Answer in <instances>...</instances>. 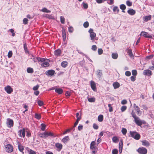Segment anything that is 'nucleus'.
Masks as SVG:
<instances>
[{
	"instance_id": "obj_1",
	"label": "nucleus",
	"mask_w": 154,
	"mask_h": 154,
	"mask_svg": "<svg viewBox=\"0 0 154 154\" xmlns=\"http://www.w3.org/2000/svg\"><path fill=\"white\" fill-rule=\"evenodd\" d=\"M31 59L34 62H36L37 60L40 63H43L41 65L42 67H45L48 66L49 65V63L47 61H46V59L44 58L40 57H35L34 56L32 55L31 57ZM39 64H40L39 63Z\"/></svg>"
},
{
	"instance_id": "obj_2",
	"label": "nucleus",
	"mask_w": 154,
	"mask_h": 154,
	"mask_svg": "<svg viewBox=\"0 0 154 154\" xmlns=\"http://www.w3.org/2000/svg\"><path fill=\"white\" fill-rule=\"evenodd\" d=\"M130 133L131 137L136 140H139L140 137V134L137 132L130 131Z\"/></svg>"
},
{
	"instance_id": "obj_3",
	"label": "nucleus",
	"mask_w": 154,
	"mask_h": 154,
	"mask_svg": "<svg viewBox=\"0 0 154 154\" xmlns=\"http://www.w3.org/2000/svg\"><path fill=\"white\" fill-rule=\"evenodd\" d=\"M95 143L94 141H92L90 144V149L92 150V154H95L97 152V148L95 146Z\"/></svg>"
},
{
	"instance_id": "obj_4",
	"label": "nucleus",
	"mask_w": 154,
	"mask_h": 154,
	"mask_svg": "<svg viewBox=\"0 0 154 154\" xmlns=\"http://www.w3.org/2000/svg\"><path fill=\"white\" fill-rule=\"evenodd\" d=\"M88 32L90 33L91 40L93 42L95 40V38L96 37V34L93 32V30L92 29H90Z\"/></svg>"
},
{
	"instance_id": "obj_5",
	"label": "nucleus",
	"mask_w": 154,
	"mask_h": 154,
	"mask_svg": "<svg viewBox=\"0 0 154 154\" xmlns=\"http://www.w3.org/2000/svg\"><path fill=\"white\" fill-rule=\"evenodd\" d=\"M137 151L140 154H146L147 152V149L143 147H140Z\"/></svg>"
},
{
	"instance_id": "obj_6",
	"label": "nucleus",
	"mask_w": 154,
	"mask_h": 154,
	"mask_svg": "<svg viewBox=\"0 0 154 154\" xmlns=\"http://www.w3.org/2000/svg\"><path fill=\"white\" fill-rule=\"evenodd\" d=\"M5 149L6 151L8 152H11L13 149V146L10 144H8L5 146Z\"/></svg>"
},
{
	"instance_id": "obj_7",
	"label": "nucleus",
	"mask_w": 154,
	"mask_h": 154,
	"mask_svg": "<svg viewBox=\"0 0 154 154\" xmlns=\"http://www.w3.org/2000/svg\"><path fill=\"white\" fill-rule=\"evenodd\" d=\"M134 121L136 124L139 126H141L143 123H144L143 121L141 120L138 117L134 119Z\"/></svg>"
},
{
	"instance_id": "obj_8",
	"label": "nucleus",
	"mask_w": 154,
	"mask_h": 154,
	"mask_svg": "<svg viewBox=\"0 0 154 154\" xmlns=\"http://www.w3.org/2000/svg\"><path fill=\"white\" fill-rule=\"evenodd\" d=\"M6 125L9 128L12 127L14 125V122L12 120L10 119H8L7 120Z\"/></svg>"
},
{
	"instance_id": "obj_9",
	"label": "nucleus",
	"mask_w": 154,
	"mask_h": 154,
	"mask_svg": "<svg viewBox=\"0 0 154 154\" xmlns=\"http://www.w3.org/2000/svg\"><path fill=\"white\" fill-rule=\"evenodd\" d=\"M5 90L7 93L8 94H11L13 91L12 88L9 85L5 88Z\"/></svg>"
},
{
	"instance_id": "obj_10",
	"label": "nucleus",
	"mask_w": 154,
	"mask_h": 154,
	"mask_svg": "<svg viewBox=\"0 0 154 154\" xmlns=\"http://www.w3.org/2000/svg\"><path fill=\"white\" fill-rule=\"evenodd\" d=\"M18 135L20 137H24L25 135V131L24 129L20 130L18 131Z\"/></svg>"
},
{
	"instance_id": "obj_11",
	"label": "nucleus",
	"mask_w": 154,
	"mask_h": 154,
	"mask_svg": "<svg viewBox=\"0 0 154 154\" xmlns=\"http://www.w3.org/2000/svg\"><path fill=\"white\" fill-rule=\"evenodd\" d=\"M46 74L48 76H52L54 75V73L55 71L53 70H50L46 72Z\"/></svg>"
},
{
	"instance_id": "obj_12",
	"label": "nucleus",
	"mask_w": 154,
	"mask_h": 154,
	"mask_svg": "<svg viewBox=\"0 0 154 154\" xmlns=\"http://www.w3.org/2000/svg\"><path fill=\"white\" fill-rule=\"evenodd\" d=\"M152 74V71L149 69L145 70L143 72V74L145 75L150 76Z\"/></svg>"
},
{
	"instance_id": "obj_13",
	"label": "nucleus",
	"mask_w": 154,
	"mask_h": 154,
	"mask_svg": "<svg viewBox=\"0 0 154 154\" xmlns=\"http://www.w3.org/2000/svg\"><path fill=\"white\" fill-rule=\"evenodd\" d=\"M125 51L128 53V55L130 57H134L132 50L131 49L127 48L125 49Z\"/></svg>"
},
{
	"instance_id": "obj_14",
	"label": "nucleus",
	"mask_w": 154,
	"mask_h": 154,
	"mask_svg": "<svg viewBox=\"0 0 154 154\" xmlns=\"http://www.w3.org/2000/svg\"><path fill=\"white\" fill-rule=\"evenodd\" d=\"M91 86L92 89L94 91H96V85L95 83L93 81L91 82Z\"/></svg>"
},
{
	"instance_id": "obj_15",
	"label": "nucleus",
	"mask_w": 154,
	"mask_h": 154,
	"mask_svg": "<svg viewBox=\"0 0 154 154\" xmlns=\"http://www.w3.org/2000/svg\"><path fill=\"white\" fill-rule=\"evenodd\" d=\"M56 147L57 148V151H60L62 149L63 147L62 145L59 143H57L55 145Z\"/></svg>"
},
{
	"instance_id": "obj_16",
	"label": "nucleus",
	"mask_w": 154,
	"mask_h": 154,
	"mask_svg": "<svg viewBox=\"0 0 154 154\" xmlns=\"http://www.w3.org/2000/svg\"><path fill=\"white\" fill-rule=\"evenodd\" d=\"M135 110L136 111L137 114L138 116L141 115V112L140 109V108L138 106H136L134 107Z\"/></svg>"
},
{
	"instance_id": "obj_17",
	"label": "nucleus",
	"mask_w": 154,
	"mask_h": 154,
	"mask_svg": "<svg viewBox=\"0 0 154 154\" xmlns=\"http://www.w3.org/2000/svg\"><path fill=\"white\" fill-rule=\"evenodd\" d=\"M151 15H149L148 16H146L143 17V20L145 22H147L151 20Z\"/></svg>"
},
{
	"instance_id": "obj_18",
	"label": "nucleus",
	"mask_w": 154,
	"mask_h": 154,
	"mask_svg": "<svg viewBox=\"0 0 154 154\" xmlns=\"http://www.w3.org/2000/svg\"><path fill=\"white\" fill-rule=\"evenodd\" d=\"M127 12L129 14L131 15H134L136 13L135 11L132 9L128 10Z\"/></svg>"
},
{
	"instance_id": "obj_19",
	"label": "nucleus",
	"mask_w": 154,
	"mask_h": 154,
	"mask_svg": "<svg viewBox=\"0 0 154 154\" xmlns=\"http://www.w3.org/2000/svg\"><path fill=\"white\" fill-rule=\"evenodd\" d=\"M54 54L57 56H60L61 54V51L60 49H57L54 51Z\"/></svg>"
},
{
	"instance_id": "obj_20",
	"label": "nucleus",
	"mask_w": 154,
	"mask_h": 154,
	"mask_svg": "<svg viewBox=\"0 0 154 154\" xmlns=\"http://www.w3.org/2000/svg\"><path fill=\"white\" fill-rule=\"evenodd\" d=\"M142 144L143 145L148 146L150 145V143L148 141L145 140L142 141Z\"/></svg>"
},
{
	"instance_id": "obj_21",
	"label": "nucleus",
	"mask_w": 154,
	"mask_h": 154,
	"mask_svg": "<svg viewBox=\"0 0 154 154\" xmlns=\"http://www.w3.org/2000/svg\"><path fill=\"white\" fill-rule=\"evenodd\" d=\"M68 63L67 61H63L61 64V66L63 68L66 67L68 65Z\"/></svg>"
},
{
	"instance_id": "obj_22",
	"label": "nucleus",
	"mask_w": 154,
	"mask_h": 154,
	"mask_svg": "<svg viewBox=\"0 0 154 154\" xmlns=\"http://www.w3.org/2000/svg\"><path fill=\"white\" fill-rule=\"evenodd\" d=\"M113 86L114 88L116 89L119 87L120 84L118 82H115L113 84Z\"/></svg>"
},
{
	"instance_id": "obj_23",
	"label": "nucleus",
	"mask_w": 154,
	"mask_h": 154,
	"mask_svg": "<svg viewBox=\"0 0 154 154\" xmlns=\"http://www.w3.org/2000/svg\"><path fill=\"white\" fill-rule=\"evenodd\" d=\"M55 92L59 94H61L63 92V90L60 88H56L55 90Z\"/></svg>"
},
{
	"instance_id": "obj_24",
	"label": "nucleus",
	"mask_w": 154,
	"mask_h": 154,
	"mask_svg": "<svg viewBox=\"0 0 154 154\" xmlns=\"http://www.w3.org/2000/svg\"><path fill=\"white\" fill-rule=\"evenodd\" d=\"M69 140V136H66L62 139V141L63 143H65Z\"/></svg>"
},
{
	"instance_id": "obj_25",
	"label": "nucleus",
	"mask_w": 154,
	"mask_h": 154,
	"mask_svg": "<svg viewBox=\"0 0 154 154\" xmlns=\"http://www.w3.org/2000/svg\"><path fill=\"white\" fill-rule=\"evenodd\" d=\"M120 8L122 9V12H125V11H124V10H125L126 8V7L125 5L124 4H122L120 5Z\"/></svg>"
},
{
	"instance_id": "obj_26",
	"label": "nucleus",
	"mask_w": 154,
	"mask_h": 154,
	"mask_svg": "<svg viewBox=\"0 0 154 154\" xmlns=\"http://www.w3.org/2000/svg\"><path fill=\"white\" fill-rule=\"evenodd\" d=\"M103 116L102 115H100L98 116V120L99 122H101L103 121Z\"/></svg>"
},
{
	"instance_id": "obj_27",
	"label": "nucleus",
	"mask_w": 154,
	"mask_h": 154,
	"mask_svg": "<svg viewBox=\"0 0 154 154\" xmlns=\"http://www.w3.org/2000/svg\"><path fill=\"white\" fill-rule=\"evenodd\" d=\"M48 132H45L44 133L42 134V136H41V137H44L45 138H46L48 137Z\"/></svg>"
},
{
	"instance_id": "obj_28",
	"label": "nucleus",
	"mask_w": 154,
	"mask_h": 154,
	"mask_svg": "<svg viewBox=\"0 0 154 154\" xmlns=\"http://www.w3.org/2000/svg\"><path fill=\"white\" fill-rule=\"evenodd\" d=\"M112 140L113 142L116 143L118 142L119 140L116 136L113 137L112 138Z\"/></svg>"
},
{
	"instance_id": "obj_29",
	"label": "nucleus",
	"mask_w": 154,
	"mask_h": 154,
	"mask_svg": "<svg viewBox=\"0 0 154 154\" xmlns=\"http://www.w3.org/2000/svg\"><path fill=\"white\" fill-rule=\"evenodd\" d=\"M112 57L115 59H116L118 57V55L117 53H113L112 54Z\"/></svg>"
},
{
	"instance_id": "obj_30",
	"label": "nucleus",
	"mask_w": 154,
	"mask_h": 154,
	"mask_svg": "<svg viewBox=\"0 0 154 154\" xmlns=\"http://www.w3.org/2000/svg\"><path fill=\"white\" fill-rule=\"evenodd\" d=\"M97 74L98 77L99 78H100L102 75V73L100 70H98L97 71Z\"/></svg>"
},
{
	"instance_id": "obj_31",
	"label": "nucleus",
	"mask_w": 154,
	"mask_h": 154,
	"mask_svg": "<svg viewBox=\"0 0 154 154\" xmlns=\"http://www.w3.org/2000/svg\"><path fill=\"white\" fill-rule=\"evenodd\" d=\"M41 11L44 12L50 13L51 12V11L48 10L46 8H43L42 10H41Z\"/></svg>"
},
{
	"instance_id": "obj_32",
	"label": "nucleus",
	"mask_w": 154,
	"mask_h": 154,
	"mask_svg": "<svg viewBox=\"0 0 154 154\" xmlns=\"http://www.w3.org/2000/svg\"><path fill=\"white\" fill-rule=\"evenodd\" d=\"M131 114L132 115V116L134 119L136 118L137 117V116L136 115L134 111L133 110L131 112Z\"/></svg>"
},
{
	"instance_id": "obj_33",
	"label": "nucleus",
	"mask_w": 154,
	"mask_h": 154,
	"mask_svg": "<svg viewBox=\"0 0 154 154\" xmlns=\"http://www.w3.org/2000/svg\"><path fill=\"white\" fill-rule=\"evenodd\" d=\"M113 11L114 12L117 11V13H118L119 11V9L118 7L115 6L114 7L113 9Z\"/></svg>"
},
{
	"instance_id": "obj_34",
	"label": "nucleus",
	"mask_w": 154,
	"mask_h": 154,
	"mask_svg": "<svg viewBox=\"0 0 154 154\" xmlns=\"http://www.w3.org/2000/svg\"><path fill=\"white\" fill-rule=\"evenodd\" d=\"M23 45H23L24 48V49L25 50V52L26 53H27L28 54H29V53L28 51V49L27 48V46H26V43L24 44Z\"/></svg>"
},
{
	"instance_id": "obj_35",
	"label": "nucleus",
	"mask_w": 154,
	"mask_h": 154,
	"mask_svg": "<svg viewBox=\"0 0 154 154\" xmlns=\"http://www.w3.org/2000/svg\"><path fill=\"white\" fill-rule=\"evenodd\" d=\"M41 130L43 131H44L45 129V127L46 125L43 123H42L41 124Z\"/></svg>"
},
{
	"instance_id": "obj_36",
	"label": "nucleus",
	"mask_w": 154,
	"mask_h": 154,
	"mask_svg": "<svg viewBox=\"0 0 154 154\" xmlns=\"http://www.w3.org/2000/svg\"><path fill=\"white\" fill-rule=\"evenodd\" d=\"M60 21L61 22V23H62V24H64V23H65V18H64V17L63 16H60Z\"/></svg>"
},
{
	"instance_id": "obj_37",
	"label": "nucleus",
	"mask_w": 154,
	"mask_h": 154,
	"mask_svg": "<svg viewBox=\"0 0 154 154\" xmlns=\"http://www.w3.org/2000/svg\"><path fill=\"white\" fill-rule=\"evenodd\" d=\"M88 101L90 102H93L95 101V99L94 97L90 98L88 99Z\"/></svg>"
},
{
	"instance_id": "obj_38",
	"label": "nucleus",
	"mask_w": 154,
	"mask_h": 154,
	"mask_svg": "<svg viewBox=\"0 0 154 154\" xmlns=\"http://www.w3.org/2000/svg\"><path fill=\"white\" fill-rule=\"evenodd\" d=\"M122 132L123 135L126 134L127 132L126 129L125 128H123L122 130Z\"/></svg>"
},
{
	"instance_id": "obj_39",
	"label": "nucleus",
	"mask_w": 154,
	"mask_h": 154,
	"mask_svg": "<svg viewBox=\"0 0 154 154\" xmlns=\"http://www.w3.org/2000/svg\"><path fill=\"white\" fill-rule=\"evenodd\" d=\"M127 109V106H122L121 107V109L122 112L125 111Z\"/></svg>"
},
{
	"instance_id": "obj_40",
	"label": "nucleus",
	"mask_w": 154,
	"mask_h": 154,
	"mask_svg": "<svg viewBox=\"0 0 154 154\" xmlns=\"http://www.w3.org/2000/svg\"><path fill=\"white\" fill-rule=\"evenodd\" d=\"M18 149L20 151L22 152L24 148L22 146L19 145L18 146Z\"/></svg>"
},
{
	"instance_id": "obj_41",
	"label": "nucleus",
	"mask_w": 154,
	"mask_h": 154,
	"mask_svg": "<svg viewBox=\"0 0 154 154\" xmlns=\"http://www.w3.org/2000/svg\"><path fill=\"white\" fill-rule=\"evenodd\" d=\"M119 148L120 149V148H121V149H122L123 147V141H122L121 140L120 141L119 143Z\"/></svg>"
},
{
	"instance_id": "obj_42",
	"label": "nucleus",
	"mask_w": 154,
	"mask_h": 154,
	"mask_svg": "<svg viewBox=\"0 0 154 154\" xmlns=\"http://www.w3.org/2000/svg\"><path fill=\"white\" fill-rule=\"evenodd\" d=\"M84 27L85 28H87L89 26V23L88 22H85L83 24Z\"/></svg>"
},
{
	"instance_id": "obj_43",
	"label": "nucleus",
	"mask_w": 154,
	"mask_h": 154,
	"mask_svg": "<svg viewBox=\"0 0 154 154\" xmlns=\"http://www.w3.org/2000/svg\"><path fill=\"white\" fill-rule=\"evenodd\" d=\"M35 117L38 119H40L41 118V116L40 114H35Z\"/></svg>"
},
{
	"instance_id": "obj_44",
	"label": "nucleus",
	"mask_w": 154,
	"mask_h": 154,
	"mask_svg": "<svg viewBox=\"0 0 154 154\" xmlns=\"http://www.w3.org/2000/svg\"><path fill=\"white\" fill-rule=\"evenodd\" d=\"M108 0H96L98 4H100L103 2H104L107 1Z\"/></svg>"
},
{
	"instance_id": "obj_45",
	"label": "nucleus",
	"mask_w": 154,
	"mask_h": 154,
	"mask_svg": "<svg viewBox=\"0 0 154 154\" xmlns=\"http://www.w3.org/2000/svg\"><path fill=\"white\" fill-rule=\"evenodd\" d=\"M98 52L99 55H101L103 53V50L101 48H99L98 50Z\"/></svg>"
},
{
	"instance_id": "obj_46",
	"label": "nucleus",
	"mask_w": 154,
	"mask_h": 154,
	"mask_svg": "<svg viewBox=\"0 0 154 154\" xmlns=\"http://www.w3.org/2000/svg\"><path fill=\"white\" fill-rule=\"evenodd\" d=\"M45 17L48 18V19H54V17L52 16H51V15H49V14H46V16H45Z\"/></svg>"
},
{
	"instance_id": "obj_47",
	"label": "nucleus",
	"mask_w": 154,
	"mask_h": 154,
	"mask_svg": "<svg viewBox=\"0 0 154 154\" xmlns=\"http://www.w3.org/2000/svg\"><path fill=\"white\" fill-rule=\"evenodd\" d=\"M108 106L109 107V111L111 112L113 111L112 107L111 106V104H109L108 105Z\"/></svg>"
},
{
	"instance_id": "obj_48",
	"label": "nucleus",
	"mask_w": 154,
	"mask_h": 154,
	"mask_svg": "<svg viewBox=\"0 0 154 154\" xmlns=\"http://www.w3.org/2000/svg\"><path fill=\"white\" fill-rule=\"evenodd\" d=\"M148 34V33L146 32H145L142 31L141 32V33H140V35L141 36H144L145 35H146Z\"/></svg>"
},
{
	"instance_id": "obj_49",
	"label": "nucleus",
	"mask_w": 154,
	"mask_h": 154,
	"mask_svg": "<svg viewBox=\"0 0 154 154\" xmlns=\"http://www.w3.org/2000/svg\"><path fill=\"white\" fill-rule=\"evenodd\" d=\"M132 74L133 75L136 76L137 74V72L136 70H133L132 71Z\"/></svg>"
},
{
	"instance_id": "obj_50",
	"label": "nucleus",
	"mask_w": 154,
	"mask_h": 154,
	"mask_svg": "<svg viewBox=\"0 0 154 154\" xmlns=\"http://www.w3.org/2000/svg\"><path fill=\"white\" fill-rule=\"evenodd\" d=\"M39 85H37L36 86H34L33 88V90L34 91H37V90L38 89L39 87Z\"/></svg>"
},
{
	"instance_id": "obj_51",
	"label": "nucleus",
	"mask_w": 154,
	"mask_h": 154,
	"mask_svg": "<svg viewBox=\"0 0 154 154\" xmlns=\"http://www.w3.org/2000/svg\"><path fill=\"white\" fill-rule=\"evenodd\" d=\"M127 5L128 6H131L132 5V3L131 2H130L129 1H127L126 2Z\"/></svg>"
},
{
	"instance_id": "obj_52",
	"label": "nucleus",
	"mask_w": 154,
	"mask_h": 154,
	"mask_svg": "<svg viewBox=\"0 0 154 154\" xmlns=\"http://www.w3.org/2000/svg\"><path fill=\"white\" fill-rule=\"evenodd\" d=\"M9 31L10 32L12 33V36H14L15 35V34L14 32V30L13 29H10Z\"/></svg>"
},
{
	"instance_id": "obj_53",
	"label": "nucleus",
	"mask_w": 154,
	"mask_h": 154,
	"mask_svg": "<svg viewBox=\"0 0 154 154\" xmlns=\"http://www.w3.org/2000/svg\"><path fill=\"white\" fill-rule=\"evenodd\" d=\"M97 49V47L96 45H93L92 46L91 49L94 51H96Z\"/></svg>"
},
{
	"instance_id": "obj_54",
	"label": "nucleus",
	"mask_w": 154,
	"mask_h": 154,
	"mask_svg": "<svg viewBox=\"0 0 154 154\" xmlns=\"http://www.w3.org/2000/svg\"><path fill=\"white\" fill-rule=\"evenodd\" d=\"M112 154H117L118 153V151L117 149H114L112 150Z\"/></svg>"
},
{
	"instance_id": "obj_55",
	"label": "nucleus",
	"mask_w": 154,
	"mask_h": 154,
	"mask_svg": "<svg viewBox=\"0 0 154 154\" xmlns=\"http://www.w3.org/2000/svg\"><path fill=\"white\" fill-rule=\"evenodd\" d=\"M125 75L127 76H129L131 75V72L129 71H126L125 72Z\"/></svg>"
},
{
	"instance_id": "obj_56",
	"label": "nucleus",
	"mask_w": 154,
	"mask_h": 154,
	"mask_svg": "<svg viewBox=\"0 0 154 154\" xmlns=\"http://www.w3.org/2000/svg\"><path fill=\"white\" fill-rule=\"evenodd\" d=\"M144 37L147 38H152V36L151 35H149L148 33L147 34L144 36Z\"/></svg>"
},
{
	"instance_id": "obj_57",
	"label": "nucleus",
	"mask_w": 154,
	"mask_h": 154,
	"mask_svg": "<svg viewBox=\"0 0 154 154\" xmlns=\"http://www.w3.org/2000/svg\"><path fill=\"white\" fill-rule=\"evenodd\" d=\"M28 19L27 18H25L23 20V22L24 24H26L28 23Z\"/></svg>"
},
{
	"instance_id": "obj_58",
	"label": "nucleus",
	"mask_w": 154,
	"mask_h": 154,
	"mask_svg": "<svg viewBox=\"0 0 154 154\" xmlns=\"http://www.w3.org/2000/svg\"><path fill=\"white\" fill-rule=\"evenodd\" d=\"M38 103L39 106H41L43 105V103L42 101L41 100H38Z\"/></svg>"
},
{
	"instance_id": "obj_59",
	"label": "nucleus",
	"mask_w": 154,
	"mask_h": 154,
	"mask_svg": "<svg viewBox=\"0 0 154 154\" xmlns=\"http://www.w3.org/2000/svg\"><path fill=\"white\" fill-rule=\"evenodd\" d=\"M12 55V53L11 51H9L8 53V57L9 58L11 57Z\"/></svg>"
},
{
	"instance_id": "obj_60",
	"label": "nucleus",
	"mask_w": 154,
	"mask_h": 154,
	"mask_svg": "<svg viewBox=\"0 0 154 154\" xmlns=\"http://www.w3.org/2000/svg\"><path fill=\"white\" fill-rule=\"evenodd\" d=\"M68 30L69 32H72L73 31V28L71 26L69 27L68 28Z\"/></svg>"
},
{
	"instance_id": "obj_61",
	"label": "nucleus",
	"mask_w": 154,
	"mask_h": 154,
	"mask_svg": "<svg viewBox=\"0 0 154 154\" xmlns=\"http://www.w3.org/2000/svg\"><path fill=\"white\" fill-rule=\"evenodd\" d=\"M93 127L95 129H97L98 128V126L95 124H93Z\"/></svg>"
},
{
	"instance_id": "obj_62",
	"label": "nucleus",
	"mask_w": 154,
	"mask_h": 154,
	"mask_svg": "<svg viewBox=\"0 0 154 154\" xmlns=\"http://www.w3.org/2000/svg\"><path fill=\"white\" fill-rule=\"evenodd\" d=\"M130 78L132 81L134 82L135 80L136 77L133 76H132Z\"/></svg>"
},
{
	"instance_id": "obj_63",
	"label": "nucleus",
	"mask_w": 154,
	"mask_h": 154,
	"mask_svg": "<svg viewBox=\"0 0 154 154\" xmlns=\"http://www.w3.org/2000/svg\"><path fill=\"white\" fill-rule=\"evenodd\" d=\"M83 126L82 125H80L78 127V129L79 131H81L83 129Z\"/></svg>"
},
{
	"instance_id": "obj_64",
	"label": "nucleus",
	"mask_w": 154,
	"mask_h": 154,
	"mask_svg": "<svg viewBox=\"0 0 154 154\" xmlns=\"http://www.w3.org/2000/svg\"><path fill=\"white\" fill-rule=\"evenodd\" d=\"M127 103V101L125 100H123L121 102V104L123 105L126 104Z\"/></svg>"
}]
</instances>
